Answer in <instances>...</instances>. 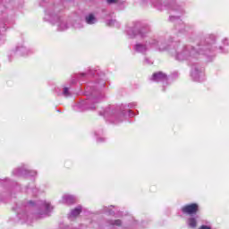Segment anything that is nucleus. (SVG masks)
Instances as JSON below:
<instances>
[{
    "label": "nucleus",
    "instance_id": "1",
    "mask_svg": "<svg viewBox=\"0 0 229 229\" xmlns=\"http://www.w3.org/2000/svg\"><path fill=\"white\" fill-rule=\"evenodd\" d=\"M87 76H92L94 81L88 82L84 87L86 98H80L72 103V108L74 112L94 111L98 108V104L101 103V101L106 98V92L108 90V81H106L105 72L99 69L91 68H89L86 72L74 73L72 75L68 84L62 86V97H72V85H76L78 81L79 83H82V81L87 79Z\"/></svg>",
    "mask_w": 229,
    "mask_h": 229
},
{
    "label": "nucleus",
    "instance_id": "2",
    "mask_svg": "<svg viewBox=\"0 0 229 229\" xmlns=\"http://www.w3.org/2000/svg\"><path fill=\"white\" fill-rule=\"evenodd\" d=\"M216 52L226 55L228 49L221 46L217 48V36L208 34L205 38L197 43V47L192 45H177L174 56L177 62H186L187 65L191 68V80L201 83L205 81V73H203V67L199 66V57L202 55L207 58H214Z\"/></svg>",
    "mask_w": 229,
    "mask_h": 229
},
{
    "label": "nucleus",
    "instance_id": "3",
    "mask_svg": "<svg viewBox=\"0 0 229 229\" xmlns=\"http://www.w3.org/2000/svg\"><path fill=\"white\" fill-rule=\"evenodd\" d=\"M149 33H151V27L144 21H133L125 25L124 34L127 38L131 40H133V38H137V37L143 38L142 40L136 41L132 46L134 53L142 55L143 56H146L150 49H156L157 51H167V49H169V44L176 40L175 37H180V35H182L180 34L179 36H176L173 32L174 36H170L168 38L165 35L147 38Z\"/></svg>",
    "mask_w": 229,
    "mask_h": 229
},
{
    "label": "nucleus",
    "instance_id": "4",
    "mask_svg": "<svg viewBox=\"0 0 229 229\" xmlns=\"http://www.w3.org/2000/svg\"><path fill=\"white\" fill-rule=\"evenodd\" d=\"M178 0H138V3L143 8L146 6H153L158 12L167 10L170 13L168 17L169 22H173L174 29L172 33L179 37L180 35H192L196 32V25L192 23H185L182 17L187 13L185 11V4H179Z\"/></svg>",
    "mask_w": 229,
    "mask_h": 229
},
{
    "label": "nucleus",
    "instance_id": "5",
    "mask_svg": "<svg viewBox=\"0 0 229 229\" xmlns=\"http://www.w3.org/2000/svg\"><path fill=\"white\" fill-rule=\"evenodd\" d=\"M137 103L122 104L120 106H109L98 111V115L104 117L107 123L111 124H119L125 121L127 117H135L137 114L132 112L131 108H135Z\"/></svg>",
    "mask_w": 229,
    "mask_h": 229
},
{
    "label": "nucleus",
    "instance_id": "6",
    "mask_svg": "<svg viewBox=\"0 0 229 229\" xmlns=\"http://www.w3.org/2000/svg\"><path fill=\"white\" fill-rule=\"evenodd\" d=\"M39 6L45 8L44 21H47L50 24L57 25V31H65L69 30V23L67 20L62 17L59 13L61 10H64L62 4L55 5L49 2V0H40Z\"/></svg>",
    "mask_w": 229,
    "mask_h": 229
},
{
    "label": "nucleus",
    "instance_id": "7",
    "mask_svg": "<svg viewBox=\"0 0 229 229\" xmlns=\"http://www.w3.org/2000/svg\"><path fill=\"white\" fill-rule=\"evenodd\" d=\"M35 202L29 201L26 204H22L21 202L16 203L15 207L13 208L14 212L17 213V219L21 225L26 223L27 225H31V221H33V215L28 213L30 207H33Z\"/></svg>",
    "mask_w": 229,
    "mask_h": 229
},
{
    "label": "nucleus",
    "instance_id": "8",
    "mask_svg": "<svg viewBox=\"0 0 229 229\" xmlns=\"http://www.w3.org/2000/svg\"><path fill=\"white\" fill-rule=\"evenodd\" d=\"M0 185L6 189V191L0 193V201H4L6 198H13L17 192H21V185L8 177L0 179Z\"/></svg>",
    "mask_w": 229,
    "mask_h": 229
},
{
    "label": "nucleus",
    "instance_id": "9",
    "mask_svg": "<svg viewBox=\"0 0 229 229\" xmlns=\"http://www.w3.org/2000/svg\"><path fill=\"white\" fill-rule=\"evenodd\" d=\"M0 17V46H3L6 42V30L10 28L11 24H13V19L8 18V10L1 12Z\"/></svg>",
    "mask_w": 229,
    "mask_h": 229
},
{
    "label": "nucleus",
    "instance_id": "10",
    "mask_svg": "<svg viewBox=\"0 0 229 229\" xmlns=\"http://www.w3.org/2000/svg\"><path fill=\"white\" fill-rule=\"evenodd\" d=\"M12 176L14 178H21V176L28 177V176H37L38 173L37 170H31L28 167V165L22 164L21 166H18L13 169L11 173Z\"/></svg>",
    "mask_w": 229,
    "mask_h": 229
},
{
    "label": "nucleus",
    "instance_id": "11",
    "mask_svg": "<svg viewBox=\"0 0 229 229\" xmlns=\"http://www.w3.org/2000/svg\"><path fill=\"white\" fill-rule=\"evenodd\" d=\"M33 51L30 48H28L27 46L24 44L21 43L18 44L15 47V49H13L11 51V54L8 55L9 56V61L12 62V56H26L28 55H31Z\"/></svg>",
    "mask_w": 229,
    "mask_h": 229
},
{
    "label": "nucleus",
    "instance_id": "12",
    "mask_svg": "<svg viewBox=\"0 0 229 229\" xmlns=\"http://www.w3.org/2000/svg\"><path fill=\"white\" fill-rule=\"evenodd\" d=\"M150 81H155L156 83H163V92H165V85H169V77L163 72H154L150 78Z\"/></svg>",
    "mask_w": 229,
    "mask_h": 229
},
{
    "label": "nucleus",
    "instance_id": "13",
    "mask_svg": "<svg viewBox=\"0 0 229 229\" xmlns=\"http://www.w3.org/2000/svg\"><path fill=\"white\" fill-rule=\"evenodd\" d=\"M181 210L182 214H186L188 216H194V214H198V211L199 210V206L197 203H191L183 206Z\"/></svg>",
    "mask_w": 229,
    "mask_h": 229
},
{
    "label": "nucleus",
    "instance_id": "14",
    "mask_svg": "<svg viewBox=\"0 0 229 229\" xmlns=\"http://www.w3.org/2000/svg\"><path fill=\"white\" fill-rule=\"evenodd\" d=\"M23 192L29 194V196H38V194H40V190L37 188L35 183H31L24 188Z\"/></svg>",
    "mask_w": 229,
    "mask_h": 229
},
{
    "label": "nucleus",
    "instance_id": "15",
    "mask_svg": "<svg viewBox=\"0 0 229 229\" xmlns=\"http://www.w3.org/2000/svg\"><path fill=\"white\" fill-rule=\"evenodd\" d=\"M41 208H43L44 211H40L38 215V217H47V216H49V214H51L53 206H51V204H49L47 202H42Z\"/></svg>",
    "mask_w": 229,
    "mask_h": 229
},
{
    "label": "nucleus",
    "instance_id": "16",
    "mask_svg": "<svg viewBox=\"0 0 229 229\" xmlns=\"http://www.w3.org/2000/svg\"><path fill=\"white\" fill-rule=\"evenodd\" d=\"M18 3V4H22L24 3L23 0H0V4H4V8L5 10H10V8H13V4Z\"/></svg>",
    "mask_w": 229,
    "mask_h": 229
},
{
    "label": "nucleus",
    "instance_id": "17",
    "mask_svg": "<svg viewBox=\"0 0 229 229\" xmlns=\"http://www.w3.org/2000/svg\"><path fill=\"white\" fill-rule=\"evenodd\" d=\"M106 3L109 6L116 4V10H124L126 8V2L123 0H106Z\"/></svg>",
    "mask_w": 229,
    "mask_h": 229
},
{
    "label": "nucleus",
    "instance_id": "18",
    "mask_svg": "<svg viewBox=\"0 0 229 229\" xmlns=\"http://www.w3.org/2000/svg\"><path fill=\"white\" fill-rule=\"evenodd\" d=\"M198 215L196 216H190V217L187 218L186 220V225L189 226V228H196L198 226Z\"/></svg>",
    "mask_w": 229,
    "mask_h": 229
},
{
    "label": "nucleus",
    "instance_id": "19",
    "mask_svg": "<svg viewBox=\"0 0 229 229\" xmlns=\"http://www.w3.org/2000/svg\"><path fill=\"white\" fill-rule=\"evenodd\" d=\"M76 201V196L70 195V194H64L62 198V203H64L65 205H72Z\"/></svg>",
    "mask_w": 229,
    "mask_h": 229
},
{
    "label": "nucleus",
    "instance_id": "20",
    "mask_svg": "<svg viewBox=\"0 0 229 229\" xmlns=\"http://www.w3.org/2000/svg\"><path fill=\"white\" fill-rule=\"evenodd\" d=\"M81 210H82L81 206H78L77 208L72 209L68 216V218L70 219V221H73L75 217H78V215L81 214Z\"/></svg>",
    "mask_w": 229,
    "mask_h": 229
},
{
    "label": "nucleus",
    "instance_id": "21",
    "mask_svg": "<svg viewBox=\"0 0 229 229\" xmlns=\"http://www.w3.org/2000/svg\"><path fill=\"white\" fill-rule=\"evenodd\" d=\"M85 22L86 24H89V26H92V24L98 23V18H96L94 13H89L85 16Z\"/></svg>",
    "mask_w": 229,
    "mask_h": 229
},
{
    "label": "nucleus",
    "instance_id": "22",
    "mask_svg": "<svg viewBox=\"0 0 229 229\" xmlns=\"http://www.w3.org/2000/svg\"><path fill=\"white\" fill-rule=\"evenodd\" d=\"M106 24L110 28H121V23L114 19L106 20Z\"/></svg>",
    "mask_w": 229,
    "mask_h": 229
},
{
    "label": "nucleus",
    "instance_id": "23",
    "mask_svg": "<svg viewBox=\"0 0 229 229\" xmlns=\"http://www.w3.org/2000/svg\"><path fill=\"white\" fill-rule=\"evenodd\" d=\"M94 135L97 137V142H98V143L108 142L106 140V138L99 136V132H98V131H94Z\"/></svg>",
    "mask_w": 229,
    "mask_h": 229
},
{
    "label": "nucleus",
    "instance_id": "24",
    "mask_svg": "<svg viewBox=\"0 0 229 229\" xmlns=\"http://www.w3.org/2000/svg\"><path fill=\"white\" fill-rule=\"evenodd\" d=\"M107 224L109 225V226H121V225H123V222L120 219L108 220Z\"/></svg>",
    "mask_w": 229,
    "mask_h": 229
},
{
    "label": "nucleus",
    "instance_id": "25",
    "mask_svg": "<svg viewBox=\"0 0 229 229\" xmlns=\"http://www.w3.org/2000/svg\"><path fill=\"white\" fill-rule=\"evenodd\" d=\"M179 76L178 72H174L169 77H168V83L169 81H172L173 80H177Z\"/></svg>",
    "mask_w": 229,
    "mask_h": 229
},
{
    "label": "nucleus",
    "instance_id": "26",
    "mask_svg": "<svg viewBox=\"0 0 229 229\" xmlns=\"http://www.w3.org/2000/svg\"><path fill=\"white\" fill-rule=\"evenodd\" d=\"M143 64L145 65H153V61H151V58L145 56L143 59Z\"/></svg>",
    "mask_w": 229,
    "mask_h": 229
},
{
    "label": "nucleus",
    "instance_id": "27",
    "mask_svg": "<svg viewBox=\"0 0 229 229\" xmlns=\"http://www.w3.org/2000/svg\"><path fill=\"white\" fill-rule=\"evenodd\" d=\"M104 212H106L109 216H114L115 214V211L110 209V208L107 207L104 208Z\"/></svg>",
    "mask_w": 229,
    "mask_h": 229
},
{
    "label": "nucleus",
    "instance_id": "28",
    "mask_svg": "<svg viewBox=\"0 0 229 229\" xmlns=\"http://www.w3.org/2000/svg\"><path fill=\"white\" fill-rule=\"evenodd\" d=\"M54 92L56 94V96H62L63 89L61 88L55 87L54 89Z\"/></svg>",
    "mask_w": 229,
    "mask_h": 229
},
{
    "label": "nucleus",
    "instance_id": "29",
    "mask_svg": "<svg viewBox=\"0 0 229 229\" xmlns=\"http://www.w3.org/2000/svg\"><path fill=\"white\" fill-rule=\"evenodd\" d=\"M223 44H224V46H229V43H228V38H225V39H223Z\"/></svg>",
    "mask_w": 229,
    "mask_h": 229
},
{
    "label": "nucleus",
    "instance_id": "30",
    "mask_svg": "<svg viewBox=\"0 0 229 229\" xmlns=\"http://www.w3.org/2000/svg\"><path fill=\"white\" fill-rule=\"evenodd\" d=\"M57 112H60V110H57Z\"/></svg>",
    "mask_w": 229,
    "mask_h": 229
}]
</instances>
